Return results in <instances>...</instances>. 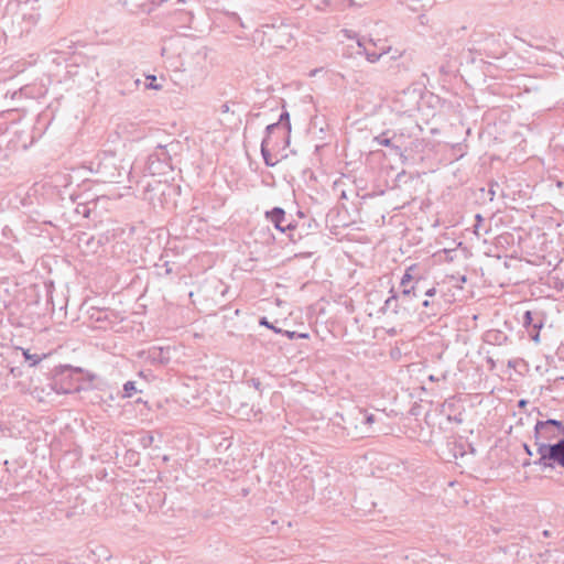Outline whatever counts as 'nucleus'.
I'll return each mask as SVG.
<instances>
[{"label": "nucleus", "mask_w": 564, "mask_h": 564, "mask_svg": "<svg viewBox=\"0 0 564 564\" xmlns=\"http://www.w3.org/2000/svg\"><path fill=\"white\" fill-rule=\"evenodd\" d=\"M522 322H523V326H524L525 328H528V329H529L530 327L532 328V325L534 324V323H533V322H534L533 313H532L531 311H527V312H524V314H523V321H522Z\"/></svg>", "instance_id": "15"}, {"label": "nucleus", "mask_w": 564, "mask_h": 564, "mask_svg": "<svg viewBox=\"0 0 564 564\" xmlns=\"http://www.w3.org/2000/svg\"><path fill=\"white\" fill-rule=\"evenodd\" d=\"M527 403H528V401H527V400H520V401H519V403H518V405H519L520 408H524V406L527 405Z\"/></svg>", "instance_id": "27"}, {"label": "nucleus", "mask_w": 564, "mask_h": 564, "mask_svg": "<svg viewBox=\"0 0 564 564\" xmlns=\"http://www.w3.org/2000/svg\"><path fill=\"white\" fill-rule=\"evenodd\" d=\"M145 88L147 89L161 90L163 88V86L158 83L156 76L148 75L147 76Z\"/></svg>", "instance_id": "14"}, {"label": "nucleus", "mask_w": 564, "mask_h": 564, "mask_svg": "<svg viewBox=\"0 0 564 564\" xmlns=\"http://www.w3.org/2000/svg\"><path fill=\"white\" fill-rule=\"evenodd\" d=\"M124 397L130 398L137 391L135 383L133 381H128L123 386Z\"/></svg>", "instance_id": "16"}, {"label": "nucleus", "mask_w": 564, "mask_h": 564, "mask_svg": "<svg viewBox=\"0 0 564 564\" xmlns=\"http://www.w3.org/2000/svg\"><path fill=\"white\" fill-rule=\"evenodd\" d=\"M358 1V6H361L364 2H366V0H357Z\"/></svg>", "instance_id": "33"}, {"label": "nucleus", "mask_w": 564, "mask_h": 564, "mask_svg": "<svg viewBox=\"0 0 564 564\" xmlns=\"http://www.w3.org/2000/svg\"><path fill=\"white\" fill-rule=\"evenodd\" d=\"M424 283L425 279L419 272V267L416 264H412L406 268L402 275L399 289L402 292L408 293L406 295L413 299H417L420 294H424L426 297H435L437 293L436 288H425Z\"/></svg>", "instance_id": "2"}, {"label": "nucleus", "mask_w": 564, "mask_h": 564, "mask_svg": "<svg viewBox=\"0 0 564 564\" xmlns=\"http://www.w3.org/2000/svg\"><path fill=\"white\" fill-rule=\"evenodd\" d=\"M284 334H285L290 339L296 338V336H297V333H296V332L285 330V332H284Z\"/></svg>", "instance_id": "24"}, {"label": "nucleus", "mask_w": 564, "mask_h": 564, "mask_svg": "<svg viewBox=\"0 0 564 564\" xmlns=\"http://www.w3.org/2000/svg\"><path fill=\"white\" fill-rule=\"evenodd\" d=\"M141 84V80L140 79H135L134 80V85L138 87L139 85Z\"/></svg>", "instance_id": "32"}, {"label": "nucleus", "mask_w": 564, "mask_h": 564, "mask_svg": "<svg viewBox=\"0 0 564 564\" xmlns=\"http://www.w3.org/2000/svg\"><path fill=\"white\" fill-rule=\"evenodd\" d=\"M265 216L272 224H274L275 228L282 232L294 228L292 223L285 221V212L280 207H275L272 210L267 212Z\"/></svg>", "instance_id": "9"}, {"label": "nucleus", "mask_w": 564, "mask_h": 564, "mask_svg": "<svg viewBox=\"0 0 564 564\" xmlns=\"http://www.w3.org/2000/svg\"><path fill=\"white\" fill-rule=\"evenodd\" d=\"M283 120H286L285 129H286L288 131H290V129H291V124H290V122H289V113H288V112H283V113H281V116H280V122H282Z\"/></svg>", "instance_id": "22"}, {"label": "nucleus", "mask_w": 564, "mask_h": 564, "mask_svg": "<svg viewBox=\"0 0 564 564\" xmlns=\"http://www.w3.org/2000/svg\"><path fill=\"white\" fill-rule=\"evenodd\" d=\"M536 453L540 458L535 464L543 466L544 468H554L555 465L564 468V438L560 440L555 444H545L543 442L535 441Z\"/></svg>", "instance_id": "4"}, {"label": "nucleus", "mask_w": 564, "mask_h": 564, "mask_svg": "<svg viewBox=\"0 0 564 564\" xmlns=\"http://www.w3.org/2000/svg\"><path fill=\"white\" fill-rule=\"evenodd\" d=\"M476 218H477L478 220H481V216H480V215H477V216H476Z\"/></svg>", "instance_id": "35"}, {"label": "nucleus", "mask_w": 564, "mask_h": 564, "mask_svg": "<svg viewBox=\"0 0 564 564\" xmlns=\"http://www.w3.org/2000/svg\"><path fill=\"white\" fill-rule=\"evenodd\" d=\"M524 449H525L527 454L532 455V452L528 445H524Z\"/></svg>", "instance_id": "31"}, {"label": "nucleus", "mask_w": 564, "mask_h": 564, "mask_svg": "<svg viewBox=\"0 0 564 564\" xmlns=\"http://www.w3.org/2000/svg\"><path fill=\"white\" fill-rule=\"evenodd\" d=\"M162 354H163V350L161 348H153L149 351V358H151L153 361L163 362Z\"/></svg>", "instance_id": "17"}, {"label": "nucleus", "mask_w": 564, "mask_h": 564, "mask_svg": "<svg viewBox=\"0 0 564 564\" xmlns=\"http://www.w3.org/2000/svg\"><path fill=\"white\" fill-rule=\"evenodd\" d=\"M141 442H142L144 447H148V446H150L153 443V436L152 435H147V436L142 437Z\"/></svg>", "instance_id": "23"}, {"label": "nucleus", "mask_w": 564, "mask_h": 564, "mask_svg": "<svg viewBox=\"0 0 564 564\" xmlns=\"http://www.w3.org/2000/svg\"><path fill=\"white\" fill-rule=\"evenodd\" d=\"M149 1H150V0H137V2H138V6H139V7L144 6V4H145L147 2H149Z\"/></svg>", "instance_id": "28"}, {"label": "nucleus", "mask_w": 564, "mask_h": 564, "mask_svg": "<svg viewBox=\"0 0 564 564\" xmlns=\"http://www.w3.org/2000/svg\"><path fill=\"white\" fill-rule=\"evenodd\" d=\"M552 426H556L557 429H562L564 433V426L560 421L556 420H547V421H539L535 424V440L539 441L540 437H547L545 434L549 429Z\"/></svg>", "instance_id": "11"}, {"label": "nucleus", "mask_w": 564, "mask_h": 564, "mask_svg": "<svg viewBox=\"0 0 564 564\" xmlns=\"http://www.w3.org/2000/svg\"><path fill=\"white\" fill-rule=\"evenodd\" d=\"M390 296L384 301L382 306L383 313H391L397 316H403L406 317L411 315L413 311V297H410L406 295L408 293L402 292L400 289L394 290V288H391Z\"/></svg>", "instance_id": "6"}, {"label": "nucleus", "mask_w": 564, "mask_h": 564, "mask_svg": "<svg viewBox=\"0 0 564 564\" xmlns=\"http://www.w3.org/2000/svg\"><path fill=\"white\" fill-rule=\"evenodd\" d=\"M37 341L47 343V352H43L42 357L46 358L51 356L54 351L62 347V338L58 336V332L55 328H45L40 334H37Z\"/></svg>", "instance_id": "8"}, {"label": "nucleus", "mask_w": 564, "mask_h": 564, "mask_svg": "<svg viewBox=\"0 0 564 564\" xmlns=\"http://www.w3.org/2000/svg\"><path fill=\"white\" fill-rule=\"evenodd\" d=\"M373 422H375V415H373V414H368V415L366 416V423H367V424H371V423H373Z\"/></svg>", "instance_id": "25"}, {"label": "nucleus", "mask_w": 564, "mask_h": 564, "mask_svg": "<svg viewBox=\"0 0 564 564\" xmlns=\"http://www.w3.org/2000/svg\"><path fill=\"white\" fill-rule=\"evenodd\" d=\"M263 33L268 43L276 48H286L293 40L290 26L283 23L279 25H265Z\"/></svg>", "instance_id": "7"}, {"label": "nucleus", "mask_w": 564, "mask_h": 564, "mask_svg": "<svg viewBox=\"0 0 564 564\" xmlns=\"http://www.w3.org/2000/svg\"><path fill=\"white\" fill-rule=\"evenodd\" d=\"M220 110H221V112H223V113L228 112V111H229V106H228V104H224V105H221Z\"/></svg>", "instance_id": "26"}, {"label": "nucleus", "mask_w": 564, "mask_h": 564, "mask_svg": "<svg viewBox=\"0 0 564 564\" xmlns=\"http://www.w3.org/2000/svg\"><path fill=\"white\" fill-rule=\"evenodd\" d=\"M543 325V321L538 319L536 322H534L532 328L529 330L530 337L535 344H540V330L542 329Z\"/></svg>", "instance_id": "13"}, {"label": "nucleus", "mask_w": 564, "mask_h": 564, "mask_svg": "<svg viewBox=\"0 0 564 564\" xmlns=\"http://www.w3.org/2000/svg\"><path fill=\"white\" fill-rule=\"evenodd\" d=\"M381 55H382V54H377V53H369V52H367V53H366V58H367L370 63H375V62H377V61L380 58V56H381Z\"/></svg>", "instance_id": "21"}, {"label": "nucleus", "mask_w": 564, "mask_h": 564, "mask_svg": "<svg viewBox=\"0 0 564 564\" xmlns=\"http://www.w3.org/2000/svg\"><path fill=\"white\" fill-rule=\"evenodd\" d=\"M422 306L425 308L422 311V315H426L427 317H435L441 313V302L435 300L434 297H426L422 302Z\"/></svg>", "instance_id": "12"}, {"label": "nucleus", "mask_w": 564, "mask_h": 564, "mask_svg": "<svg viewBox=\"0 0 564 564\" xmlns=\"http://www.w3.org/2000/svg\"><path fill=\"white\" fill-rule=\"evenodd\" d=\"M542 534H543V536H545V538L551 536V532H550L549 530H544Z\"/></svg>", "instance_id": "29"}, {"label": "nucleus", "mask_w": 564, "mask_h": 564, "mask_svg": "<svg viewBox=\"0 0 564 564\" xmlns=\"http://www.w3.org/2000/svg\"><path fill=\"white\" fill-rule=\"evenodd\" d=\"M178 142L172 141L169 144H158L155 151L149 155L148 171L150 174H165L171 166V152H175Z\"/></svg>", "instance_id": "5"}, {"label": "nucleus", "mask_w": 564, "mask_h": 564, "mask_svg": "<svg viewBox=\"0 0 564 564\" xmlns=\"http://www.w3.org/2000/svg\"><path fill=\"white\" fill-rule=\"evenodd\" d=\"M46 231H47V236H42V234L37 235V238H42L43 239V241L42 240H37V245H43L44 248L48 247L46 241L52 242V234L48 230H46Z\"/></svg>", "instance_id": "19"}, {"label": "nucleus", "mask_w": 564, "mask_h": 564, "mask_svg": "<svg viewBox=\"0 0 564 564\" xmlns=\"http://www.w3.org/2000/svg\"><path fill=\"white\" fill-rule=\"evenodd\" d=\"M79 369H73L68 366L56 367L53 377L50 379L47 387L56 393H70L78 391V376Z\"/></svg>", "instance_id": "3"}, {"label": "nucleus", "mask_w": 564, "mask_h": 564, "mask_svg": "<svg viewBox=\"0 0 564 564\" xmlns=\"http://www.w3.org/2000/svg\"><path fill=\"white\" fill-rule=\"evenodd\" d=\"M307 337H308L307 334H299V333H297V336H296V338H307Z\"/></svg>", "instance_id": "30"}, {"label": "nucleus", "mask_w": 564, "mask_h": 564, "mask_svg": "<svg viewBox=\"0 0 564 564\" xmlns=\"http://www.w3.org/2000/svg\"><path fill=\"white\" fill-rule=\"evenodd\" d=\"M41 359H42V358L40 357V355H37L36 362H37V364H40Z\"/></svg>", "instance_id": "34"}, {"label": "nucleus", "mask_w": 564, "mask_h": 564, "mask_svg": "<svg viewBox=\"0 0 564 564\" xmlns=\"http://www.w3.org/2000/svg\"><path fill=\"white\" fill-rule=\"evenodd\" d=\"M280 128V122H276V123H271L265 129V137L263 138L262 142H261V154L263 156V160H264V163L268 165V166H274L276 161L273 160L270 151L268 150V145H269V141H270V137L271 134Z\"/></svg>", "instance_id": "10"}, {"label": "nucleus", "mask_w": 564, "mask_h": 564, "mask_svg": "<svg viewBox=\"0 0 564 564\" xmlns=\"http://www.w3.org/2000/svg\"><path fill=\"white\" fill-rule=\"evenodd\" d=\"M260 325H263V326H265V327H268V328H270V329L274 330L275 333H282V330H281V329H279V328L274 327V326H273V325H272V324H271V323H270L265 317H262V318L260 319Z\"/></svg>", "instance_id": "20"}, {"label": "nucleus", "mask_w": 564, "mask_h": 564, "mask_svg": "<svg viewBox=\"0 0 564 564\" xmlns=\"http://www.w3.org/2000/svg\"><path fill=\"white\" fill-rule=\"evenodd\" d=\"M375 142H377L379 145H383V147H390L391 145V139L386 138L384 133L376 137L375 138Z\"/></svg>", "instance_id": "18"}, {"label": "nucleus", "mask_w": 564, "mask_h": 564, "mask_svg": "<svg viewBox=\"0 0 564 564\" xmlns=\"http://www.w3.org/2000/svg\"><path fill=\"white\" fill-rule=\"evenodd\" d=\"M91 163L95 165L96 173L107 183L123 182L124 178L129 177L132 169L130 161L118 156L113 152H102Z\"/></svg>", "instance_id": "1"}]
</instances>
